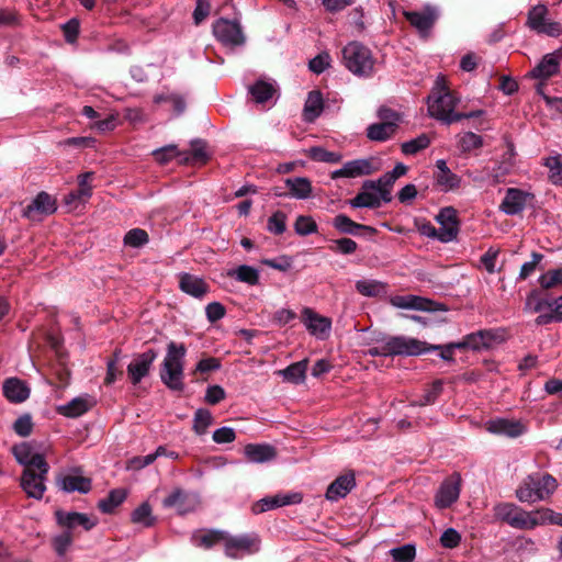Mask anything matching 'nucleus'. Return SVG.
<instances>
[{"mask_svg":"<svg viewBox=\"0 0 562 562\" xmlns=\"http://www.w3.org/2000/svg\"><path fill=\"white\" fill-rule=\"evenodd\" d=\"M459 101L460 99L449 90L445 77L439 76L427 98L428 114L438 121L451 124L462 119L481 116L484 113L482 110L456 113L454 109Z\"/></svg>","mask_w":562,"mask_h":562,"instance_id":"obj_1","label":"nucleus"},{"mask_svg":"<svg viewBox=\"0 0 562 562\" xmlns=\"http://www.w3.org/2000/svg\"><path fill=\"white\" fill-rule=\"evenodd\" d=\"M187 348L183 344L170 341L161 363L160 379L162 383L173 391L183 390V369Z\"/></svg>","mask_w":562,"mask_h":562,"instance_id":"obj_2","label":"nucleus"},{"mask_svg":"<svg viewBox=\"0 0 562 562\" xmlns=\"http://www.w3.org/2000/svg\"><path fill=\"white\" fill-rule=\"evenodd\" d=\"M345 67L358 77H371L374 74L375 59L372 52L359 42H350L342 49Z\"/></svg>","mask_w":562,"mask_h":562,"instance_id":"obj_3","label":"nucleus"},{"mask_svg":"<svg viewBox=\"0 0 562 562\" xmlns=\"http://www.w3.org/2000/svg\"><path fill=\"white\" fill-rule=\"evenodd\" d=\"M557 488V481L550 474H532L525 479L516 490V497L522 503L546 499Z\"/></svg>","mask_w":562,"mask_h":562,"instance_id":"obj_4","label":"nucleus"},{"mask_svg":"<svg viewBox=\"0 0 562 562\" xmlns=\"http://www.w3.org/2000/svg\"><path fill=\"white\" fill-rule=\"evenodd\" d=\"M494 515L498 520L516 529L529 530L541 526L539 509L526 512L512 503H502L494 507Z\"/></svg>","mask_w":562,"mask_h":562,"instance_id":"obj_5","label":"nucleus"},{"mask_svg":"<svg viewBox=\"0 0 562 562\" xmlns=\"http://www.w3.org/2000/svg\"><path fill=\"white\" fill-rule=\"evenodd\" d=\"M213 35L224 46L235 48L245 44L246 37L236 20L221 18L213 23Z\"/></svg>","mask_w":562,"mask_h":562,"instance_id":"obj_6","label":"nucleus"},{"mask_svg":"<svg viewBox=\"0 0 562 562\" xmlns=\"http://www.w3.org/2000/svg\"><path fill=\"white\" fill-rule=\"evenodd\" d=\"M527 25L538 34L550 37H558L562 34V24L548 18V8L544 4H537L529 10Z\"/></svg>","mask_w":562,"mask_h":562,"instance_id":"obj_7","label":"nucleus"},{"mask_svg":"<svg viewBox=\"0 0 562 562\" xmlns=\"http://www.w3.org/2000/svg\"><path fill=\"white\" fill-rule=\"evenodd\" d=\"M387 356H419L428 352L431 347L422 340L407 336H390L384 338Z\"/></svg>","mask_w":562,"mask_h":562,"instance_id":"obj_8","label":"nucleus"},{"mask_svg":"<svg viewBox=\"0 0 562 562\" xmlns=\"http://www.w3.org/2000/svg\"><path fill=\"white\" fill-rule=\"evenodd\" d=\"M224 549L229 558H241L254 554L260 549V540L256 535H241L237 537L225 533Z\"/></svg>","mask_w":562,"mask_h":562,"instance_id":"obj_9","label":"nucleus"},{"mask_svg":"<svg viewBox=\"0 0 562 562\" xmlns=\"http://www.w3.org/2000/svg\"><path fill=\"white\" fill-rule=\"evenodd\" d=\"M301 322L310 335L318 340H325L329 337L331 330V319L315 312L311 307H304L301 312Z\"/></svg>","mask_w":562,"mask_h":562,"instance_id":"obj_10","label":"nucleus"},{"mask_svg":"<svg viewBox=\"0 0 562 562\" xmlns=\"http://www.w3.org/2000/svg\"><path fill=\"white\" fill-rule=\"evenodd\" d=\"M380 169L378 160L373 157L347 161L340 169L330 173L331 179L357 178L371 175Z\"/></svg>","mask_w":562,"mask_h":562,"instance_id":"obj_11","label":"nucleus"},{"mask_svg":"<svg viewBox=\"0 0 562 562\" xmlns=\"http://www.w3.org/2000/svg\"><path fill=\"white\" fill-rule=\"evenodd\" d=\"M56 200L47 192H40L23 210V216L30 221H41L44 216L55 213Z\"/></svg>","mask_w":562,"mask_h":562,"instance_id":"obj_12","label":"nucleus"},{"mask_svg":"<svg viewBox=\"0 0 562 562\" xmlns=\"http://www.w3.org/2000/svg\"><path fill=\"white\" fill-rule=\"evenodd\" d=\"M461 492V476L459 473H453L447 477L439 486L436 496V507L443 509L454 504Z\"/></svg>","mask_w":562,"mask_h":562,"instance_id":"obj_13","label":"nucleus"},{"mask_svg":"<svg viewBox=\"0 0 562 562\" xmlns=\"http://www.w3.org/2000/svg\"><path fill=\"white\" fill-rule=\"evenodd\" d=\"M302 499L303 496L299 492L278 493L259 499L252 505L251 510L255 514H261L282 506L300 504Z\"/></svg>","mask_w":562,"mask_h":562,"instance_id":"obj_14","label":"nucleus"},{"mask_svg":"<svg viewBox=\"0 0 562 562\" xmlns=\"http://www.w3.org/2000/svg\"><path fill=\"white\" fill-rule=\"evenodd\" d=\"M12 450L16 461L23 464L25 469L41 470L42 473L48 472V464L44 457L35 452L30 443L16 445Z\"/></svg>","mask_w":562,"mask_h":562,"instance_id":"obj_15","label":"nucleus"},{"mask_svg":"<svg viewBox=\"0 0 562 562\" xmlns=\"http://www.w3.org/2000/svg\"><path fill=\"white\" fill-rule=\"evenodd\" d=\"M439 227V240L441 243L452 241L459 233L457 211L453 207H443L436 216Z\"/></svg>","mask_w":562,"mask_h":562,"instance_id":"obj_16","label":"nucleus"},{"mask_svg":"<svg viewBox=\"0 0 562 562\" xmlns=\"http://www.w3.org/2000/svg\"><path fill=\"white\" fill-rule=\"evenodd\" d=\"M162 505L166 508H175L180 515H184L199 507V498L194 494L177 488L164 499Z\"/></svg>","mask_w":562,"mask_h":562,"instance_id":"obj_17","label":"nucleus"},{"mask_svg":"<svg viewBox=\"0 0 562 562\" xmlns=\"http://www.w3.org/2000/svg\"><path fill=\"white\" fill-rule=\"evenodd\" d=\"M156 358L157 352L153 349L134 357L132 362L127 366V373L134 385L138 384L142 379L148 374Z\"/></svg>","mask_w":562,"mask_h":562,"instance_id":"obj_18","label":"nucleus"},{"mask_svg":"<svg viewBox=\"0 0 562 562\" xmlns=\"http://www.w3.org/2000/svg\"><path fill=\"white\" fill-rule=\"evenodd\" d=\"M47 473L41 470L24 469L21 477V486L29 497L41 499L46 490L45 479Z\"/></svg>","mask_w":562,"mask_h":562,"instance_id":"obj_19","label":"nucleus"},{"mask_svg":"<svg viewBox=\"0 0 562 562\" xmlns=\"http://www.w3.org/2000/svg\"><path fill=\"white\" fill-rule=\"evenodd\" d=\"M531 198L532 195L527 191L509 188L499 205V210L507 215H517L525 210L528 200Z\"/></svg>","mask_w":562,"mask_h":562,"instance_id":"obj_20","label":"nucleus"},{"mask_svg":"<svg viewBox=\"0 0 562 562\" xmlns=\"http://www.w3.org/2000/svg\"><path fill=\"white\" fill-rule=\"evenodd\" d=\"M55 515L58 525L71 532L78 526H81L85 530H90L97 525V519L87 514L57 510Z\"/></svg>","mask_w":562,"mask_h":562,"instance_id":"obj_21","label":"nucleus"},{"mask_svg":"<svg viewBox=\"0 0 562 562\" xmlns=\"http://www.w3.org/2000/svg\"><path fill=\"white\" fill-rule=\"evenodd\" d=\"M356 486L353 472H347L336 477L327 487L325 497L329 502H337L346 497Z\"/></svg>","mask_w":562,"mask_h":562,"instance_id":"obj_22","label":"nucleus"},{"mask_svg":"<svg viewBox=\"0 0 562 562\" xmlns=\"http://www.w3.org/2000/svg\"><path fill=\"white\" fill-rule=\"evenodd\" d=\"M404 15L418 32L427 34L437 20L438 12L435 8L427 5L422 11H405Z\"/></svg>","mask_w":562,"mask_h":562,"instance_id":"obj_23","label":"nucleus"},{"mask_svg":"<svg viewBox=\"0 0 562 562\" xmlns=\"http://www.w3.org/2000/svg\"><path fill=\"white\" fill-rule=\"evenodd\" d=\"M57 483L67 493L79 492L86 494L91 490V480L83 476L78 470L60 475Z\"/></svg>","mask_w":562,"mask_h":562,"instance_id":"obj_24","label":"nucleus"},{"mask_svg":"<svg viewBox=\"0 0 562 562\" xmlns=\"http://www.w3.org/2000/svg\"><path fill=\"white\" fill-rule=\"evenodd\" d=\"M561 59L557 50L544 55L537 66L530 70L529 76L542 81L549 79L558 74Z\"/></svg>","mask_w":562,"mask_h":562,"instance_id":"obj_25","label":"nucleus"},{"mask_svg":"<svg viewBox=\"0 0 562 562\" xmlns=\"http://www.w3.org/2000/svg\"><path fill=\"white\" fill-rule=\"evenodd\" d=\"M486 429L495 435H503L516 438L526 431L522 423L506 418H496L486 423Z\"/></svg>","mask_w":562,"mask_h":562,"instance_id":"obj_26","label":"nucleus"},{"mask_svg":"<svg viewBox=\"0 0 562 562\" xmlns=\"http://www.w3.org/2000/svg\"><path fill=\"white\" fill-rule=\"evenodd\" d=\"M383 193L379 188H367L366 182L362 186V191L359 192L353 199L349 201L352 207H369L376 209L384 203Z\"/></svg>","mask_w":562,"mask_h":562,"instance_id":"obj_27","label":"nucleus"},{"mask_svg":"<svg viewBox=\"0 0 562 562\" xmlns=\"http://www.w3.org/2000/svg\"><path fill=\"white\" fill-rule=\"evenodd\" d=\"M3 395L11 403H22L30 396V387L26 382L18 378L7 379L3 383Z\"/></svg>","mask_w":562,"mask_h":562,"instance_id":"obj_28","label":"nucleus"},{"mask_svg":"<svg viewBox=\"0 0 562 562\" xmlns=\"http://www.w3.org/2000/svg\"><path fill=\"white\" fill-rule=\"evenodd\" d=\"M246 459L252 463H265L277 457L276 449L267 443H248L244 448Z\"/></svg>","mask_w":562,"mask_h":562,"instance_id":"obj_29","label":"nucleus"},{"mask_svg":"<svg viewBox=\"0 0 562 562\" xmlns=\"http://www.w3.org/2000/svg\"><path fill=\"white\" fill-rule=\"evenodd\" d=\"M394 307L402 310L431 311L432 302L417 295H395L390 300Z\"/></svg>","mask_w":562,"mask_h":562,"instance_id":"obj_30","label":"nucleus"},{"mask_svg":"<svg viewBox=\"0 0 562 562\" xmlns=\"http://www.w3.org/2000/svg\"><path fill=\"white\" fill-rule=\"evenodd\" d=\"M93 404L94 402L90 396H78L71 400L69 403L59 406L58 412L66 417L75 418L87 413L93 406Z\"/></svg>","mask_w":562,"mask_h":562,"instance_id":"obj_31","label":"nucleus"},{"mask_svg":"<svg viewBox=\"0 0 562 562\" xmlns=\"http://www.w3.org/2000/svg\"><path fill=\"white\" fill-rule=\"evenodd\" d=\"M289 193L292 198L297 200H306L313 195L312 182L305 177L288 178L284 181Z\"/></svg>","mask_w":562,"mask_h":562,"instance_id":"obj_32","label":"nucleus"},{"mask_svg":"<svg viewBox=\"0 0 562 562\" xmlns=\"http://www.w3.org/2000/svg\"><path fill=\"white\" fill-rule=\"evenodd\" d=\"M180 289L194 297H202L207 292L206 283L198 277H194L189 273H184L180 277Z\"/></svg>","mask_w":562,"mask_h":562,"instance_id":"obj_33","label":"nucleus"},{"mask_svg":"<svg viewBox=\"0 0 562 562\" xmlns=\"http://www.w3.org/2000/svg\"><path fill=\"white\" fill-rule=\"evenodd\" d=\"M249 93L256 103L263 104L276 95L277 87L274 82L258 80L249 87Z\"/></svg>","mask_w":562,"mask_h":562,"instance_id":"obj_34","label":"nucleus"},{"mask_svg":"<svg viewBox=\"0 0 562 562\" xmlns=\"http://www.w3.org/2000/svg\"><path fill=\"white\" fill-rule=\"evenodd\" d=\"M323 97L319 91H311L304 104V119L307 122L315 121L323 112Z\"/></svg>","mask_w":562,"mask_h":562,"instance_id":"obj_35","label":"nucleus"},{"mask_svg":"<svg viewBox=\"0 0 562 562\" xmlns=\"http://www.w3.org/2000/svg\"><path fill=\"white\" fill-rule=\"evenodd\" d=\"M225 533L216 530L198 531L192 536V541L196 547L210 549L216 543L224 544Z\"/></svg>","mask_w":562,"mask_h":562,"instance_id":"obj_36","label":"nucleus"},{"mask_svg":"<svg viewBox=\"0 0 562 562\" xmlns=\"http://www.w3.org/2000/svg\"><path fill=\"white\" fill-rule=\"evenodd\" d=\"M396 126L395 122H381L371 124L367 128V136L371 140L383 142L389 139L395 133Z\"/></svg>","mask_w":562,"mask_h":562,"instance_id":"obj_37","label":"nucleus"},{"mask_svg":"<svg viewBox=\"0 0 562 562\" xmlns=\"http://www.w3.org/2000/svg\"><path fill=\"white\" fill-rule=\"evenodd\" d=\"M307 370V360H302L290 364L278 373L288 382L299 384L304 382Z\"/></svg>","mask_w":562,"mask_h":562,"instance_id":"obj_38","label":"nucleus"},{"mask_svg":"<svg viewBox=\"0 0 562 562\" xmlns=\"http://www.w3.org/2000/svg\"><path fill=\"white\" fill-rule=\"evenodd\" d=\"M357 291L368 297H375L386 292V285L378 280L362 279L356 282Z\"/></svg>","mask_w":562,"mask_h":562,"instance_id":"obj_39","label":"nucleus"},{"mask_svg":"<svg viewBox=\"0 0 562 562\" xmlns=\"http://www.w3.org/2000/svg\"><path fill=\"white\" fill-rule=\"evenodd\" d=\"M397 179L389 171L380 177L378 180H368L366 181L367 188H379V190L383 193L384 203H389L392 200L391 191L393 184Z\"/></svg>","mask_w":562,"mask_h":562,"instance_id":"obj_40","label":"nucleus"},{"mask_svg":"<svg viewBox=\"0 0 562 562\" xmlns=\"http://www.w3.org/2000/svg\"><path fill=\"white\" fill-rule=\"evenodd\" d=\"M127 496L124 488L112 490L108 497L99 502V508L105 514L112 513L119 505H121Z\"/></svg>","mask_w":562,"mask_h":562,"instance_id":"obj_41","label":"nucleus"},{"mask_svg":"<svg viewBox=\"0 0 562 562\" xmlns=\"http://www.w3.org/2000/svg\"><path fill=\"white\" fill-rule=\"evenodd\" d=\"M231 277H234L240 282H245L249 285H255L259 281V271L250 266L241 265L235 270L228 272Z\"/></svg>","mask_w":562,"mask_h":562,"instance_id":"obj_42","label":"nucleus"},{"mask_svg":"<svg viewBox=\"0 0 562 562\" xmlns=\"http://www.w3.org/2000/svg\"><path fill=\"white\" fill-rule=\"evenodd\" d=\"M458 148L462 153H471L483 145L482 137L472 132L461 133L457 136Z\"/></svg>","mask_w":562,"mask_h":562,"instance_id":"obj_43","label":"nucleus"},{"mask_svg":"<svg viewBox=\"0 0 562 562\" xmlns=\"http://www.w3.org/2000/svg\"><path fill=\"white\" fill-rule=\"evenodd\" d=\"M207 158L206 146L202 140H193L191 150L181 154V161L184 162H204Z\"/></svg>","mask_w":562,"mask_h":562,"instance_id":"obj_44","label":"nucleus"},{"mask_svg":"<svg viewBox=\"0 0 562 562\" xmlns=\"http://www.w3.org/2000/svg\"><path fill=\"white\" fill-rule=\"evenodd\" d=\"M543 165L549 169V179L554 186L562 187V160L560 155L547 157Z\"/></svg>","mask_w":562,"mask_h":562,"instance_id":"obj_45","label":"nucleus"},{"mask_svg":"<svg viewBox=\"0 0 562 562\" xmlns=\"http://www.w3.org/2000/svg\"><path fill=\"white\" fill-rule=\"evenodd\" d=\"M491 333L488 331H479L475 334H471L465 337L464 341L458 342V347H469L472 349H481L490 346L491 342Z\"/></svg>","mask_w":562,"mask_h":562,"instance_id":"obj_46","label":"nucleus"},{"mask_svg":"<svg viewBox=\"0 0 562 562\" xmlns=\"http://www.w3.org/2000/svg\"><path fill=\"white\" fill-rule=\"evenodd\" d=\"M334 227L344 234L355 235L359 229H367L368 227L353 222L345 214H339L334 218Z\"/></svg>","mask_w":562,"mask_h":562,"instance_id":"obj_47","label":"nucleus"},{"mask_svg":"<svg viewBox=\"0 0 562 562\" xmlns=\"http://www.w3.org/2000/svg\"><path fill=\"white\" fill-rule=\"evenodd\" d=\"M166 452V447L159 446L154 453H149L144 457H134L128 460L127 469L130 470H140L149 464H151L157 458L161 457Z\"/></svg>","mask_w":562,"mask_h":562,"instance_id":"obj_48","label":"nucleus"},{"mask_svg":"<svg viewBox=\"0 0 562 562\" xmlns=\"http://www.w3.org/2000/svg\"><path fill=\"white\" fill-rule=\"evenodd\" d=\"M132 520L135 524H140L145 527H149L154 524L155 518L151 515V507L148 503L140 504L133 513Z\"/></svg>","mask_w":562,"mask_h":562,"instance_id":"obj_49","label":"nucleus"},{"mask_svg":"<svg viewBox=\"0 0 562 562\" xmlns=\"http://www.w3.org/2000/svg\"><path fill=\"white\" fill-rule=\"evenodd\" d=\"M430 144V139L426 134H422L418 137L405 142L402 144V151L405 155H415L418 151L427 148Z\"/></svg>","mask_w":562,"mask_h":562,"instance_id":"obj_50","label":"nucleus"},{"mask_svg":"<svg viewBox=\"0 0 562 562\" xmlns=\"http://www.w3.org/2000/svg\"><path fill=\"white\" fill-rule=\"evenodd\" d=\"M308 156L315 161L335 164L340 161L341 155L335 151H328L323 147H312L308 150Z\"/></svg>","mask_w":562,"mask_h":562,"instance_id":"obj_51","label":"nucleus"},{"mask_svg":"<svg viewBox=\"0 0 562 562\" xmlns=\"http://www.w3.org/2000/svg\"><path fill=\"white\" fill-rule=\"evenodd\" d=\"M390 555L393 562H413L416 555V550L413 544H404L390 550Z\"/></svg>","mask_w":562,"mask_h":562,"instance_id":"obj_52","label":"nucleus"},{"mask_svg":"<svg viewBox=\"0 0 562 562\" xmlns=\"http://www.w3.org/2000/svg\"><path fill=\"white\" fill-rule=\"evenodd\" d=\"M436 180L445 191L458 189L461 184V178L451 170L437 173Z\"/></svg>","mask_w":562,"mask_h":562,"instance_id":"obj_53","label":"nucleus"},{"mask_svg":"<svg viewBox=\"0 0 562 562\" xmlns=\"http://www.w3.org/2000/svg\"><path fill=\"white\" fill-rule=\"evenodd\" d=\"M212 414L206 409H198L194 414L193 429L198 435H203L212 424Z\"/></svg>","mask_w":562,"mask_h":562,"instance_id":"obj_54","label":"nucleus"},{"mask_svg":"<svg viewBox=\"0 0 562 562\" xmlns=\"http://www.w3.org/2000/svg\"><path fill=\"white\" fill-rule=\"evenodd\" d=\"M539 284L543 289H552L562 285V268L552 269L541 274Z\"/></svg>","mask_w":562,"mask_h":562,"instance_id":"obj_55","label":"nucleus"},{"mask_svg":"<svg viewBox=\"0 0 562 562\" xmlns=\"http://www.w3.org/2000/svg\"><path fill=\"white\" fill-rule=\"evenodd\" d=\"M148 241V234L140 228H133L126 233L124 244L130 247H142Z\"/></svg>","mask_w":562,"mask_h":562,"instance_id":"obj_56","label":"nucleus"},{"mask_svg":"<svg viewBox=\"0 0 562 562\" xmlns=\"http://www.w3.org/2000/svg\"><path fill=\"white\" fill-rule=\"evenodd\" d=\"M267 228L274 235H281L284 233L286 228L285 214L280 211L273 213L268 220Z\"/></svg>","mask_w":562,"mask_h":562,"instance_id":"obj_57","label":"nucleus"},{"mask_svg":"<svg viewBox=\"0 0 562 562\" xmlns=\"http://www.w3.org/2000/svg\"><path fill=\"white\" fill-rule=\"evenodd\" d=\"M296 234L306 236L317 231L316 222L311 216L300 215L294 224Z\"/></svg>","mask_w":562,"mask_h":562,"instance_id":"obj_58","label":"nucleus"},{"mask_svg":"<svg viewBox=\"0 0 562 562\" xmlns=\"http://www.w3.org/2000/svg\"><path fill=\"white\" fill-rule=\"evenodd\" d=\"M153 156L159 164H167L176 157H181V153L176 145H167L165 147L155 149Z\"/></svg>","mask_w":562,"mask_h":562,"instance_id":"obj_59","label":"nucleus"},{"mask_svg":"<svg viewBox=\"0 0 562 562\" xmlns=\"http://www.w3.org/2000/svg\"><path fill=\"white\" fill-rule=\"evenodd\" d=\"M154 101L157 104H160L162 102L168 103L178 114L183 112V110L186 108V103H184L183 99L178 95H175V94H167V95L159 94V95L155 97Z\"/></svg>","mask_w":562,"mask_h":562,"instance_id":"obj_60","label":"nucleus"},{"mask_svg":"<svg viewBox=\"0 0 562 562\" xmlns=\"http://www.w3.org/2000/svg\"><path fill=\"white\" fill-rule=\"evenodd\" d=\"M74 535L69 530H64L54 538V548L59 555H63L71 544Z\"/></svg>","mask_w":562,"mask_h":562,"instance_id":"obj_61","label":"nucleus"},{"mask_svg":"<svg viewBox=\"0 0 562 562\" xmlns=\"http://www.w3.org/2000/svg\"><path fill=\"white\" fill-rule=\"evenodd\" d=\"M552 305L551 302L540 299L535 292L528 295L525 303L526 310L533 313L541 312L546 306L551 307Z\"/></svg>","mask_w":562,"mask_h":562,"instance_id":"obj_62","label":"nucleus"},{"mask_svg":"<svg viewBox=\"0 0 562 562\" xmlns=\"http://www.w3.org/2000/svg\"><path fill=\"white\" fill-rule=\"evenodd\" d=\"M498 256V250L494 248H490L482 257L481 265L483 268L490 273L493 274L497 271L496 269V260Z\"/></svg>","mask_w":562,"mask_h":562,"instance_id":"obj_63","label":"nucleus"},{"mask_svg":"<svg viewBox=\"0 0 562 562\" xmlns=\"http://www.w3.org/2000/svg\"><path fill=\"white\" fill-rule=\"evenodd\" d=\"M460 540L461 537L459 532L453 528L445 530L440 537L441 546L449 549L456 548L460 543Z\"/></svg>","mask_w":562,"mask_h":562,"instance_id":"obj_64","label":"nucleus"}]
</instances>
